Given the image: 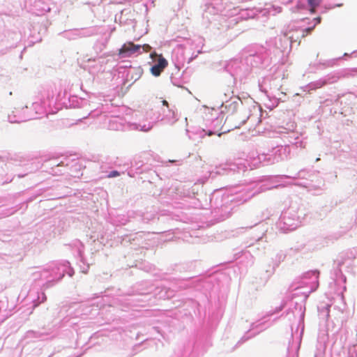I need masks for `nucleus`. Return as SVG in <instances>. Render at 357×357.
Listing matches in <instances>:
<instances>
[{
	"label": "nucleus",
	"mask_w": 357,
	"mask_h": 357,
	"mask_svg": "<svg viewBox=\"0 0 357 357\" xmlns=\"http://www.w3.org/2000/svg\"><path fill=\"white\" fill-rule=\"evenodd\" d=\"M158 56V63L153 66L151 68V72L154 76H159L163 70L167 66V61L160 54L158 55L155 52L151 54V57L153 59Z\"/></svg>",
	"instance_id": "1"
},
{
	"label": "nucleus",
	"mask_w": 357,
	"mask_h": 357,
	"mask_svg": "<svg viewBox=\"0 0 357 357\" xmlns=\"http://www.w3.org/2000/svg\"><path fill=\"white\" fill-rule=\"evenodd\" d=\"M310 6V11L311 13H315V10H316V8L317 6H314L313 5H309Z\"/></svg>",
	"instance_id": "6"
},
{
	"label": "nucleus",
	"mask_w": 357,
	"mask_h": 357,
	"mask_svg": "<svg viewBox=\"0 0 357 357\" xmlns=\"http://www.w3.org/2000/svg\"><path fill=\"white\" fill-rule=\"evenodd\" d=\"M162 105H165V106H167V107H168V102H167V100H164L162 101Z\"/></svg>",
	"instance_id": "8"
},
{
	"label": "nucleus",
	"mask_w": 357,
	"mask_h": 357,
	"mask_svg": "<svg viewBox=\"0 0 357 357\" xmlns=\"http://www.w3.org/2000/svg\"><path fill=\"white\" fill-rule=\"evenodd\" d=\"M141 47L143 48V50L145 52H149L151 50V47L148 44H144V45L141 46Z\"/></svg>",
	"instance_id": "4"
},
{
	"label": "nucleus",
	"mask_w": 357,
	"mask_h": 357,
	"mask_svg": "<svg viewBox=\"0 0 357 357\" xmlns=\"http://www.w3.org/2000/svg\"><path fill=\"white\" fill-rule=\"evenodd\" d=\"M140 48V45H135L132 42H128L124 43L119 50V55L123 56H130L132 54L139 50Z\"/></svg>",
	"instance_id": "2"
},
{
	"label": "nucleus",
	"mask_w": 357,
	"mask_h": 357,
	"mask_svg": "<svg viewBox=\"0 0 357 357\" xmlns=\"http://www.w3.org/2000/svg\"><path fill=\"white\" fill-rule=\"evenodd\" d=\"M315 20H317V23H320V22H321V17H317V18H315Z\"/></svg>",
	"instance_id": "9"
},
{
	"label": "nucleus",
	"mask_w": 357,
	"mask_h": 357,
	"mask_svg": "<svg viewBox=\"0 0 357 357\" xmlns=\"http://www.w3.org/2000/svg\"><path fill=\"white\" fill-rule=\"evenodd\" d=\"M322 0H307L309 5H313L314 6H319L321 3Z\"/></svg>",
	"instance_id": "3"
},
{
	"label": "nucleus",
	"mask_w": 357,
	"mask_h": 357,
	"mask_svg": "<svg viewBox=\"0 0 357 357\" xmlns=\"http://www.w3.org/2000/svg\"><path fill=\"white\" fill-rule=\"evenodd\" d=\"M312 29H313V27H312V28H307V29H306L305 31L307 33H310Z\"/></svg>",
	"instance_id": "7"
},
{
	"label": "nucleus",
	"mask_w": 357,
	"mask_h": 357,
	"mask_svg": "<svg viewBox=\"0 0 357 357\" xmlns=\"http://www.w3.org/2000/svg\"><path fill=\"white\" fill-rule=\"evenodd\" d=\"M212 135H213V132H209L208 133V136H211Z\"/></svg>",
	"instance_id": "10"
},
{
	"label": "nucleus",
	"mask_w": 357,
	"mask_h": 357,
	"mask_svg": "<svg viewBox=\"0 0 357 357\" xmlns=\"http://www.w3.org/2000/svg\"><path fill=\"white\" fill-rule=\"evenodd\" d=\"M117 176H119V173L117 171H113L109 175V177H114Z\"/></svg>",
	"instance_id": "5"
}]
</instances>
